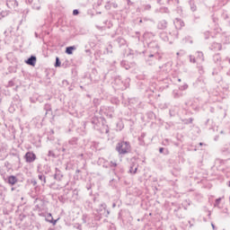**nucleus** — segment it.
<instances>
[{"label": "nucleus", "mask_w": 230, "mask_h": 230, "mask_svg": "<svg viewBox=\"0 0 230 230\" xmlns=\"http://www.w3.org/2000/svg\"><path fill=\"white\" fill-rule=\"evenodd\" d=\"M85 204L88 206V208H93L92 201H86Z\"/></svg>", "instance_id": "nucleus-61"}, {"label": "nucleus", "mask_w": 230, "mask_h": 230, "mask_svg": "<svg viewBox=\"0 0 230 230\" xmlns=\"http://www.w3.org/2000/svg\"><path fill=\"white\" fill-rule=\"evenodd\" d=\"M79 13H80V12H79L78 9H74V10H73V15H74V16H77V15H79Z\"/></svg>", "instance_id": "nucleus-56"}, {"label": "nucleus", "mask_w": 230, "mask_h": 230, "mask_svg": "<svg viewBox=\"0 0 230 230\" xmlns=\"http://www.w3.org/2000/svg\"><path fill=\"white\" fill-rule=\"evenodd\" d=\"M75 228H76L77 230H83V226H82V225H79V224H77V225H75V226H74Z\"/></svg>", "instance_id": "nucleus-59"}, {"label": "nucleus", "mask_w": 230, "mask_h": 230, "mask_svg": "<svg viewBox=\"0 0 230 230\" xmlns=\"http://www.w3.org/2000/svg\"><path fill=\"white\" fill-rule=\"evenodd\" d=\"M15 85L14 82L13 80H10L8 82V87H13Z\"/></svg>", "instance_id": "nucleus-57"}, {"label": "nucleus", "mask_w": 230, "mask_h": 230, "mask_svg": "<svg viewBox=\"0 0 230 230\" xmlns=\"http://www.w3.org/2000/svg\"><path fill=\"white\" fill-rule=\"evenodd\" d=\"M9 15V11L0 9V20L7 17Z\"/></svg>", "instance_id": "nucleus-28"}, {"label": "nucleus", "mask_w": 230, "mask_h": 230, "mask_svg": "<svg viewBox=\"0 0 230 230\" xmlns=\"http://www.w3.org/2000/svg\"><path fill=\"white\" fill-rule=\"evenodd\" d=\"M162 59V56H160V54L158 52H155L154 54H150L148 56V58L146 59V63L149 66H154L155 65V62L157 60H161Z\"/></svg>", "instance_id": "nucleus-4"}, {"label": "nucleus", "mask_w": 230, "mask_h": 230, "mask_svg": "<svg viewBox=\"0 0 230 230\" xmlns=\"http://www.w3.org/2000/svg\"><path fill=\"white\" fill-rule=\"evenodd\" d=\"M222 199H224V198H217V199L215 200V203H214V207H215V208H220V202L222 201Z\"/></svg>", "instance_id": "nucleus-41"}, {"label": "nucleus", "mask_w": 230, "mask_h": 230, "mask_svg": "<svg viewBox=\"0 0 230 230\" xmlns=\"http://www.w3.org/2000/svg\"><path fill=\"white\" fill-rule=\"evenodd\" d=\"M116 41L118 42L119 47H123V46H125L127 44V40L124 38H122V37H119L116 40Z\"/></svg>", "instance_id": "nucleus-26"}, {"label": "nucleus", "mask_w": 230, "mask_h": 230, "mask_svg": "<svg viewBox=\"0 0 230 230\" xmlns=\"http://www.w3.org/2000/svg\"><path fill=\"white\" fill-rule=\"evenodd\" d=\"M189 58H190V63H193V64L197 63V58H195L194 56L190 55Z\"/></svg>", "instance_id": "nucleus-48"}, {"label": "nucleus", "mask_w": 230, "mask_h": 230, "mask_svg": "<svg viewBox=\"0 0 230 230\" xmlns=\"http://www.w3.org/2000/svg\"><path fill=\"white\" fill-rule=\"evenodd\" d=\"M168 27V22L166 20H160L157 22V29L161 31L166 30Z\"/></svg>", "instance_id": "nucleus-11"}, {"label": "nucleus", "mask_w": 230, "mask_h": 230, "mask_svg": "<svg viewBox=\"0 0 230 230\" xmlns=\"http://www.w3.org/2000/svg\"><path fill=\"white\" fill-rule=\"evenodd\" d=\"M82 222L83 224H88L90 226H92L91 218L89 217L88 214H83Z\"/></svg>", "instance_id": "nucleus-19"}, {"label": "nucleus", "mask_w": 230, "mask_h": 230, "mask_svg": "<svg viewBox=\"0 0 230 230\" xmlns=\"http://www.w3.org/2000/svg\"><path fill=\"white\" fill-rule=\"evenodd\" d=\"M213 61L215 63H222V58L220 57V54H215L213 57Z\"/></svg>", "instance_id": "nucleus-31"}, {"label": "nucleus", "mask_w": 230, "mask_h": 230, "mask_svg": "<svg viewBox=\"0 0 230 230\" xmlns=\"http://www.w3.org/2000/svg\"><path fill=\"white\" fill-rule=\"evenodd\" d=\"M96 213H100L102 215H105L106 217H108L111 214L110 210H107V205L106 203H101L98 208H96Z\"/></svg>", "instance_id": "nucleus-5"}, {"label": "nucleus", "mask_w": 230, "mask_h": 230, "mask_svg": "<svg viewBox=\"0 0 230 230\" xmlns=\"http://www.w3.org/2000/svg\"><path fill=\"white\" fill-rule=\"evenodd\" d=\"M93 104L95 107H98L100 105V100L97 98L93 99Z\"/></svg>", "instance_id": "nucleus-52"}, {"label": "nucleus", "mask_w": 230, "mask_h": 230, "mask_svg": "<svg viewBox=\"0 0 230 230\" xmlns=\"http://www.w3.org/2000/svg\"><path fill=\"white\" fill-rule=\"evenodd\" d=\"M144 11H151L152 10V5L150 4H144Z\"/></svg>", "instance_id": "nucleus-45"}, {"label": "nucleus", "mask_w": 230, "mask_h": 230, "mask_svg": "<svg viewBox=\"0 0 230 230\" xmlns=\"http://www.w3.org/2000/svg\"><path fill=\"white\" fill-rule=\"evenodd\" d=\"M155 13H165V14H170L171 13V11L168 7L166 6H161L157 9H155Z\"/></svg>", "instance_id": "nucleus-13"}, {"label": "nucleus", "mask_w": 230, "mask_h": 230, "mask_svg": "<svg viewBox=\"0 0 230 230\" xmlns=\"http://www.w3.org/2000/svg\"><path fill=\"white\" fill-rule=\"evenodd\" d=\"M189 5L192 13L197 12V4H195V0H189Z\"/></svg>", "instance_id": "nucleus-21"}, {"label": "nucleus", "mask_w": 230, "mask_h": 230, "mask_svg": "<svg viewBox=\"0 0 230 230\" xmlns=\"http://www.w3.org/2000/svg\"><path fill=\"white\" fill-rule=\"evenodd\" d=\"M186 54V52H184V50H180L179 52H177L176 53V55L179 57V56H181V57H182V56H184Z\"/></svg>", "instance_id": "nucleus-55"}, {"label": "nucleus", "mask_w": 230, "mask_h": 230, "mask_svg": "<svg viewBox=\"0 0 230 230\" xmlns=\"http://www.w3.org/2000/svg\"><path fill=\"white\" fill-rule=\"evenodd\" d=\"M212 21L214 23H217L218 22V18L215 17V14L212 15Z\"/></svg>", "instance_id": "nucleus-60"}, {"label": "nucleus", "mask_w": 230, "mask_h": 230, "mask_svg": "<svg viewBox=\"0 0 230 230\" xmlns=\"http://www.w3.org/2000/svg\"><path fill=\"white\" fill-rule=\"evenodd\" d=\"M117 183H118V181L114 178L110 180L109 181L110 186H111L112 188H115Z\"/></svg>", "instance_id": "nucleus-42"}, {"label": "nucleus", "mask_w": 230, "mask_h": 230, "mask_svg": "<svg viewBox=\"0 0 230 230\" xmlns=\"http://www.w3.org/2000/svg\"><path fill=\"white\" fill-rule=\"evenodd\" d=\"M146 137V133H142L139 137L140 139H145V137Z\"/></svg>", "instance_id": "nucleus-64"}, {"label": "nucleus", "mask_w": 230, "mask_h": 230, "mask_svg": "<svg viewBox=\"0 0 230 230\" xmlns=\"http://www.w3.org/2000/svg\"><path fill=\"white\" fill-rule=\"evenodd\" d=\"M91 123L95 130H100L101 126L104 125V119L94 116L91 119Z\"/></svg>", "instance_id": "nucleus-3"}, {"label": "nucleus", "mask_w": 230, "mask_h": 230, "mask_svg": "<svg viewBox=\"0 0 230 230\" xmlns=\"http://www.w3.org/2000/svg\"><path fill=\"white\" fill-rule=\"evenodd\" d=\"M105 53L107 55L113 54V46H112V44H109L107 46Z\"/></svg>", "instance_id": "nucleus-33"}, {"label": "nucleus", "mask_w": 230, "mask_h": 230, "mask_svg": "<svg viewBox=\"0 0 230 230\" xmlns=\"http://www.w3.org/2000/svg\"><path fill=\"white\" fill-rule=\"evenodd\" d=\"M167 4L176 7L177 5H179V0H167Z\"/></svg>", "instance_id": "nucleus-34"}, {"label": "nucleus", "mask_w": 230, "mask_h": 230, "mask_svg": "<svg viewBox=\"0 0 230 230\" xmlns=\"http://www.w3.org/2000/svg\"><path fill=\"white\" fill-rule=\"evenodd\" d=\"M222 213L225 214V217H229V210L227 208H223Z\"/></svg>", "instance_id": "nucleus-50"}, {"label": "nucleus", "mask_w": 230, "mask_h": 230, "mask_svg": "<svg viewBox=\"0 0 230 230\" xmlns=\"http://www.w3.org/2000/svg\"><path fill=\"white\" fill-rule=\"evenodd\" d=\"M105 217V214H101L96 212V214H94V220L95 221H101L102 219V217Z\"/></svg>", "instance_id": "nucleus-35"}, {"label": "nucleus", "mask_w": 230, "mask_h": 230, "mask_svg": "<svg viewBox=\"0 0 230 230\" xmlns=\"http://www.w3.org/2000/svg\"><path fill=\"white\" fill-rule=\"evenodd\" d=\"M24 158L26 160V163L31 164L36 161L37 155L34 152L29 151L24 155Z\"/></svg>", "instance_id": "nucleus-7"}, {"label": "nucleus", "mask_w": 230, "mask_h": 230, "mask_svg": "<svg viewBox=\"0 0 230 230\" xmlns=\"http://www.w3.org/2000/svg\"><path fill=\"white\" fill-rule=\"evenodd\" d=\"M179 90L180 91H186V90H188V84H184L182 85H180L179 86Z\"/></svg>", "instance_id": "nucleus-44"}, {"label": "nucleus", "mask_w": 230, "mask_h": 230, "mask_svg": "<svg viewBox=\"0 0 230 230\" xmlns=\"http://www.w3.org/2000/svg\"><path fill=\"white\" fill-rule=\"evenodd\" d=\"M116 151L119 155H127L131 152V144L129 141H120L116 146Z\"/></svg>", "instance_id": "nucleus-1"}, {"label": "nucleus", "mask_w": 230, "mask_h": 230, "mask_svg": "<svg viewBox=\"0 0 230 230\" xmlns=\"http://www.w3.org/2000/svg\"><path fill=\"white\" fill-rule=\"evenodd\" d=\"M173 212L178 218H184V214L181 212V205H176L175 208L173 209Z\"/></svg>", "instance_id": "nucleus-17"}, {"label": "nucleus", "mask_w": 230, "mask_h": 230, "mask_svg": "<svg viewBox=\"0 0 230 230\" xmlns=\"http://www.w3.org/2000/svg\"><path fill=\"white\" fill-rule=\"evenodd\" d=\"M222 153L225 155H229L230 154V146H226L222 148Z\"/></svg>", "instance_id": "nucleus-32"}, {"label": "nucleus", "mask_w": 230, "mask_h": 230, "mask_svg": "<svg viewBox=\"0 0 230 230\" xmlns=\"http://www.w3.org/2000/svg\"><path fill=\"white\" fill-rule=\"evenodd\" d=\"M38 178H39V180L42 182V185H45V184H46V182H47V178H46L45 175H43V174H39V175H38Z\"/></svg>", "instance_id": "nucleus-36"}, {"label": "nucleus", "mask_w": 230, "mask_h": 230, "mask_svg": "<svg viewBox=\"0 0 230 230\" xmlns=\"http://www.w3.org/2000/svg\"><path fill=\"white\" fill-rule=\"evenodd\" d=\"M44 111H46V114H48L49 111H52V107L50 103H45L44 104Z\"/></svg>", "instance_id": "nucleus-37"}, {"label": "nucleus", "mask_w": 230, "mask_h": 230, "mask_svg": "<svg viewBox=\"0 0 230 230\" xmlns=\"http://www.w3.org/2000/svg\"><path fill=\"white\" fill-rule=\"evenodd\" d=\"M137 170H138V167H137V166H136V167L134 168V166L131 165L130 168H129L128 172L131 173V174H136V173L137 172Z\"/></svg>", "instance_id": "nucleus-38"}, {"label": "nucleus", "mask_w": 230, "mask_h": 230, "mask_svg": "<svg viewBox=\"0 0 230 230\" xmlns=\"http://www.w3.org/2000/svg\"><path fill=\"white\" fill-rule=\"evenodd\" d=\"M173 24H174L176 30H181V29H182V27H184V21H182L181 19L176 18L173 21Z\"/></svg>", "instance_id": "nucleus-14"}, {"label": "nucleus", "mask_w": 230, "mask_h": 230, "mask_svg": "<svg viewBox=\"0 0 230 230\" xmlns=\"http://www.w3.org/2000/svg\"><path fill=\"white\" fill-rule=\"evenodd\" d=\"M130 78H127L125 81L122 80L121 76L118 75L114 79V84L117 85L119 90H126L129 87Z\"/></svg>", "instance_id": "nucleus-2"}, {"label": "nucleus", "mask_w": 230, "mask_h": 230, "mask_svg": "<svg viewBox=\"0 0 230 230\" xmlns=\"http://www.w3.org/2000/svg\"><path fill=\"white\" fill-rule=\"evenodd\" d=\"M35 202L37 203V205H35V208L39 210H41L44 205L43 199H35Z\"/></svg>", "instance_id": "nucleus-23"}, {"label": "nucleus", "mask_w": 230, "mask_h": 230, "mask_svg": "<svg viewBox=\"0 0 230 230\" xmlns=\"http://www.w3.org/2000/svg\"><path fill=\"white\" fill-rule=\"evenodd\" d=\"M75 49H76L75 46H68V47L66 48V54L73 55L74 50H75Z\"/></svg>", "instance_id": "nucleus-24"}, {"label": "nucleus", "mask_w": 230, "mask_h": 230, "mask_svg": "<svg viewBox=\"0 0 230 230\" xmlns=\"http://www.w3.org/2000/svg\"><path fill=\"white\" fill-rule=\"evenodd\" d=\"M61 66V60L58 57L56 58V62H55V67H60Z\"/></svg>", "instance_id": "nucleus-43"}, {"label": "nucleus", "mask_w": 230, "mask_h": 230, "mask_svg": "<svg viewBox=\"0 0 230 230\" xmlns=\"http://www.w3.org/2000/svg\"><path fill=\"white\" fill-rule=\"evenodd\" d=\"M212 75H215V81L217 84H220L222 82V75L218 74V72H213Z\"/></svg>", "instance_id": "nucleus-25"}, {"label": "nucleus", "mask_w": 230, "mask_h": 230, "mask_svg": "<svg viewBox=\"0 0 230 230\" xmlns=\"http://www.w3.org/2000/svg\"><path fill=\"white\" fill-rule=\"evenodd\" d=\"M63 178H64L63 172L58 167H56L55 173H54V180H56L58 181H61L63 180Z\"/></svg>", "instance_id": "nucleus-8"}, {"label": "nucleus", "mask_w": 230, "mask_h": 230, "mask_svg": "<svg viewBox=\"0 0 230 230\" xmlns=\"http://www.w3.org/2000/svg\"><path fill=\"white\" fill-rule=\"evenodd\" d=\"M138 142H139V146H146L145 139L144 138L140 139V137H138Z\"/></svg>", "instance_id": "nucleus-49"}, {"label": "nucleus", "mask_w": 230, "mask_h": 230, "mask_svg": "<svg viewBox=\"0 0 230 230\" xmlns=\"http://www.w3.org/2000/svg\"><path fill=\"white\" fill-rule=\"evenodd\" d=\"M31 183L33 185V186H36L38 183H37V181L35 179H33L32 181H31Z\"/></svg>", "instance_id": "nucleus-63"}, {"label": "nucleus", "mask_w": 230, "mask_h": 230, "mask_svg": "<svg viewBox=\"0 0 230 230\" xmlns=\"http://www.w3.org/2000/svg\"><path fill=\"white\" fill-rule=\"evenodd\" d=\"M160 39L164 42H168L170 40L169 36L166 32L160 33Z\"/></svg>", "instance_id": "nucleus-27"}, {"label": "nucleus", "mask_w": 230, "mask_h": 230, "mask_svg": "<svg viewBox=\"0 0 230 230\" xmlns=\"http://www.w3.org/2000/svg\"><path fill=\"white\" fill-rule=\"evenodd\" d=\"M62 85L64 86V87H66V86H68L69 85V82H68V80H63L62 81Z\"/></svg>", "instance_id": "nucleus-53"}, {"label": "nucleus", "mask_w": 230, "mask_h": 230, "mask_svg": "<svg viewBox=\"0 0 230 230\" xmlns=\"http://www.w3.org/2000/svg\"><path fill=\"white\" fill-rule=\"evenodd\" d=\"M221 43L229 44V37H227L226 34H222L221 35Z\"/></svg>", "instance_id": "nucleus-30"}, {"label": "nucleus", "mask_w": 230, "mask_h": 230, "mask_svg": "<svg viewBox=\"0 0 230 230\" xmlns=\"http://www.w3.org/2000/svg\"><path fill=\"white\" fill-rule=\"evenodd\" d=\"M183 124L188 125L193 123V118H189V119H181Z\"/></svg>", "instance_id": "nucleus-40"}, {"label": "nucleus", "mask_w": 230, "mask_h": 230, "mask_svg": "<svg viewBox=\"0 0 230 230\" xmlns=\"http://www.w3.org/2000/svg\"><path fill=\"white\" fill-rule=\"evenodd\" d=\"M32 9L40 11L41 9V5L40 4H33Z\"/></svg>", "instance_id": "nucleus-51"}, {"label": "nucleus", "mask_w": 230, "mask_h": 230, "mask_svg": "<svg viewBox=\"0 0 230 230\" xmlns=\"http://www.w3.org/2000/svg\"><path fill=\"white\" fill-rule=\"evenodd\" d=\"M118 164L116 162L111 161L110 167H117Z\"/></svg>", "instance_id": "nucleus-58"}, {"label": "nucleus", "mask_w": 230, "mask_h": 230, "mask_svg": "<svg viewBox=\"0 0 230 230\" xmlns=\"http://www.w3.org/2000/svg\"><path fill=\"white\" fill-rule=\"evenodd\" d=\"M38 215H39L40 217H45V218H46L48 213H47V212H39Z\"/></svg>", "instance_id": "nucleus-54"}, {"label": "nucleus", "mask_w": 230, "mask_h": 230, "mask_svg": "<svg viewBox=\"0 0 230 230\" xmlns=\"http://www.w3.org/2000/svg\"><path fill=\"white\" fill-rule=\"evenodd\" d=\"M111 6L114 8V9H117L119 7V4L117 3H111Z\"/></svg>", "instance_id": "nucleus-62"}, {"label": "nucleus", "mask_w": 230, "mask_h": 230, "mask_svg": "<svg viewBox=\"0 0 230 230\" xmlns=\"http://www.w3.org/2000/svg\"><path fill=\"white\" fill-rule=\"evenodd\" d=\"M196 60L199 62H204V53L202 51L196 52Z\"/></svg>", "instance_id": "nucleus-22"}, {"label": "nucleus", "mask_w": 230, "mask_h": 230, "mask_svg": "<svg viewBox=\"0 0 230 230\" xmlns=\"http://www.w3.org/2000/svg\"><path fill=\"white\" fill-rule=\"evenodd\" d=\"M209 49L214 50V51H220V50H222V43L212 42L211 46L209 47Z\"/></svg>", "instance_id": "nucleus-12"}, {"label": "nucleus", "mask_w": 230, "mask_h": 230, "mask_svg": "<svg viewBox=\"0 0 230 230\" xmlns=\"http://www.w3.org/2000/svg\"><path fill=\"white\" fill-rule=\"evenodd\" d=\"M6 6L8 9L18 12L19 2L17 0H6Z\"/></svg>", "instance_id": "nucleus-6"}, {"label": "nucleus", "mask_w": 230, "mask_h": 230, "mask_svg": "<svg viewBox=\"0 0 230 230\" xmlns=\"http://www.w3.org/2000/svg\"><path fill=\"white\" fill-rule=\"evenodd\" d=\"M58 220L59 219H54L52 214H49V213H47L45 217V221L52 224L53 226H56Z\"/></svg>", "instance_id": "nucleus-15"}, {"label": "nucleus", "mask_w": 230, "mask_h": 230, "mask_svg": "<svg viewBox=\"0 0 230 230\" xmlns=\"http://www.w3.org/2000/svg\"><path fill=\"white\" fill-rule=\"evenodd\" d=\"M148 48L149 49H155V50L156 51H158V49H159V45H158V43L156 42V41H152V42H150L149 44H148Z\"/></svg>", "instance_id": "nucleus-29"}, {"label": "nucleus", "mask_w": 230, "mask_h": 230, "mask_svg": "<svg viewBox=\"0 0 230 230\" xmlns=\"http://www.w3.org/2000/svg\"><path fill=\"white\" fill-rule=\"evenodd\" d=\"M129 103L135 104L137 108H143L142 102L137 97L129 99Z\"/></svg>", "instance_id": "nucleus-16"}, {"label": "nucleus", "mask_w": 230, "mask_h": 230, "mask_svg": "<svg viewBox=\"0 0 230 230\" xmlns=\"http://www.w3.org/2000/svg\"><path fill=\"white\" fill-rule=\"evenodd\" d=\"M37 63V57L34 55H31L30 58H28L25 60V64L31 66H35Z\"/></svg>", "instance_id": "nucleus-10"}, {"label": "nucleus", "mask_w": 230, "mask_h": 230, "mask_svg": "<svg viewBox=\"0 0 230 230\" xmlns=\"http://www.w3.org/2000/svg\"><path fill=\"white\" fill-rule=\"evenodd\" d=\"M114 108L113 107H108V110L104 111V114L109 118V119H113L114 117Z\"/></svg>", "instance_id": "nucleus-18"}, {"label": "nucleus", "mask_w": 230, "mask_h": 230, "mask_svg": "<svg viewBox=\"0 0 230 230\" xmlns=\"http://www.w3.org/2000/svg\"><path fill=\"white\" fill-rule=\"evenodd\" d=\"M48 156H49V157L55 158V157H56V154L54 153V151L49 150V152H48Z\"/></svg>", "instance_id": "nucleus-47"}, {"label": "nucleus", "mask_w": 230, "mask_h": 230, "mask_svg": "<svg viewBox=\"0 0 230 230\" xmlns=\"http://www.w3.org/2000/svg\"><path fill=\"white\" fill-rule=\"evenodd\" d=\"M18 181V179L15 175L8 176V183L13 186Z\"/></svg>", "instance_id": "nucleus-20"}, {"label": "nucleus", "mask_w": 230, "mask_h": 230, "mask_svg": "<svg viewBox=\"0 0 230 230\" xmlns=\"http://www.w3.org/2000/svg\"><path fill=\"white\" fill-rule=\"evenodd\" d=\"M175 8H176V12L178 14H182V7L181 6H179V4H177L175 6Z\"/></svg>", "instance_id": "nucleus-46"}, {"label": "nucleus", "mask_w": 230, "mask_h": 230, "mask_svg": "<svg viewBox=\"0 0 230 230\" xmlns=\"http://www.w3.org/2000/svg\"><path fill=\"white\" fill-rule=\"evenodd\" d=\"M69 148H77L79 146L78 137H73L68 140Z\"/></svg>", "instance_id": "nucleus-9"}, {"label": "nucleus", "mask_w": 230, "mask_h": 230, "mask_svg": "<svg viewBox=\"0 0 230 230\" xmlns=\"http://www.w3.org/2000/svg\"><path fill=\"white\" fill-rule=\"evenodd\" d=\"M172 95H173L174 99H179V98L182 97V93H179L178 91H173Z\"/></svg>", "instance_id": "nucleus-39"}]
</instances>
